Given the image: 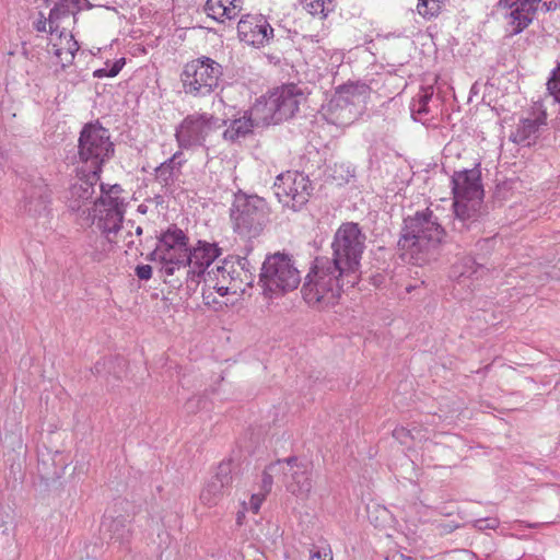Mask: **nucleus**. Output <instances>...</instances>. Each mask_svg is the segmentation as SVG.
<instances>
[{
  "instance_id": "obj_1",
  "label": "nucleus",
  "mask_w": 560,
  "mask_h": 560,
  "mask_svg": "<svg viewBox=\"0 0 560 560\" xmlns=\"http://www.w3.org/2000/svg\"><path fill=\"white\" fill-rule=\"evenodd\" d=\"M365 240L358 223L346 222L337 229L331 242L332 257H316L305 276L301 293L308 306H334L346 289L359 282Z\"/></svg>"
},
{
  "instance_id": "obj_2",
  "label": "nucleus",
  "mask_w": 560,
  "mask_h": 560,
  "mask_svg": "<svg viewBox=\"0 0 560 560\" xmlns=\"http://www.w3.org/2000/svg\"><path fill=\"white\" fill-rule=\"evenodd\" d=\"M444 228L434 212L427 208L404 219L398 247L405 261L423 266L440 255Z\"/></svg>"
},
{
  "instance_id": "obj_3",
  "label": "nucleus",
  "mask_w": 560,
  "mask_h": 560,
  "mask_svg": "<svg viewBox=\"0 0 560 560\" xmlns=\"http://www.w3.org/2000/svg\"><path fill=\"white\" fill-rule=\"evenodd\" d=\"M481 172L478 167L457 171L452 176L454 195L453 229L457 232L478 228L483 198Z\"/></svg>"
},
{
  "instance_id": "obj_4",
  "label": "nucleus",
  "mask_w": 560,
  "mask_h": 560,
  "mask_svg": "<svg viewBox=\"0 0 560 560\" xmlns=\"http://www.w3.org/2000/svg\"><path fill=\"white\" fill-rule=\"evenodd\" d=\"M230 221L238 236L248 240L257 238L270 221L269 206L264 198L238 189L233 194Z\"/></svg>"
},
{
  "instance_id": "obj_5",
  "label": "nucleus",
  "mask_w": 560,
  "mask_h": 560,
  "mask_svg": "<svg viewBox=\"0 0 560 560\" xmlns=\"http://www.w3.org/2000/svg\"><path fill=\"white\" fill-rule=\"evenodd\" d=\"M80 5L81 0H62L49 13L48 52L55 57L61 68L72 65L79 50L78 42L65 23L80 10Z\"/></svg>"
},
{
  "instance_id": "obj_6",
  "label": "nucleus",
  "mask_w": 560,
  "mask_h": 560,
  "mask_svg": "<svg viewBox=\"0 0 560 560\" xmlns=\"http://www.w3.org/2000/svg\"><path fill=\"white\" fill-rule=\"evenodd\" d=\"M300 282L301 272L292 255L277 252L265 258L259 273V284L265 296H281L295 290Z\"/></svg>"
},
{
  "instance_id": "obj_7",
  "label": "nucleus",
  "mask_w": 560,
  "mask_h": 560,
  "mask_svg": "<svg viewBox=\"0 0 560 560\" xmlns=\"http://www.w3.org/2000/svg\"><path fill=\"white\" fill-rule=\"evenodd\" d=\"M188 242L187 234L177 225L172 224L160 234L156 246L148 259L155 264L162 276L177 277L180 270H184V262L188 261Z\"/></svg>"
},
{
  "instance_id": "obj_8",
  "label": "nucleus",
  "mask_w": 560,
  "mask_h": 560,
  "mask_svg": "<svg viewBox=\"0 0 560 560\" xmlns=\"http://www.w3.org/2000/svg\"><path fill=\"white\" fill-rule=\"evenodd\" d=\"M222 66L209 57L188 62L182 72L184 91L192 96L210 95L219 86Z\"/></svg>"
},
{
  "instance_id": "obj_9",
  "label": "nucleus",
  "mask_w": 560,
  "mask_h": 560,
  "mask_svg": "<svg viewBox=\"0 0 560 560\" xmlns=\"http://www.w3.org/2000/svg\"><path fill=\"white\" fill-rule=\"evenodd\" d=\"M108 130L98 125H86L79 138V156L88 170L101 172L103 163L113 153Z\"/></svg>"
},
{
  "instance_id": "obj_10",
  "label": "nucleus",
  "mask_w": 560,
  "mask_h": 560,
  "mask_svg": "<svg viewBox=\"0 0 560 560\" xmlns=\"http://www.w3.org/2000/svg\"><path fill=\"white\" fill-rule=\"evenodd\" d=\"M220 119L208 113L186 116L175 131L178 147L183 150L205 148L207 139L220 128Z\"/></svg>"
},
{
  "instance_id": "obj_11",
  "label": "nucleus",
  "mask_w": 560,
  "mask_h": 560,
  "mask_svg": "<svg viewBox=\"0 0 560 560\" xmlns=\"http://www.w3.org/2000/svg\"><path fill=\"white\" fill-rule=\"evenodd\" d=\"M273 189L283 207L300 211L308 202L313 187L303 173L288 171L276 177Z\"/></svg>"
},
{
  "instance_id": "obj_12",
  "label": "nucleus",
  "mask_w": 560,
  "mask_h": 560,
  "mask_svg": "<svg viewBox=\"0 0 560 560\" xmlns=\"http://www.w3.org/2000/svg\"><path fill=\"white\" fill-rule=\"evenodd\" d=\"M222 249L217 243L198 241L195 246L188 248V261L184 262V270L177 276L178 282H185L188 287L198 285L201 279L210 270L211 264L221 255Z\"/></svg>"
},
{
  "instance_id": "obj_13",
  "label": "nucleus",
  "mask_w": 560,
  "mask_h": 560,
  "mask_svg": "<svg viewBox=\"0 0 560 560\" xmlns=\"http://www.w3.org/2000/svg\"><path fill=\"white\" fill-rule=\"evenodd\" d=\"M102 196L94 202L92 211V224H94L109 241L110 234L116 233L122 220L121 203L117 196V186H113L109 192H105L101 185Z\"/></svg>"
},
{
  "instance_id": "obj_14",
  "label": "nucleus",
  "mask_w": 560,
  "mask_h": 560,
  "mask_svg": "<svg viewBox=\"0 0 560 560\" xmlns=\"http://www.w3.org/2000/svg\"><path fill=\"white\" fill-rule=\"evenodd\" d=\"M282 481L290 493L302 500L307 499L313 487L310 464L295 456L285 458Z\"/></svg>"
},
{
  "instance_id": "obj_15",
  "label": "nucleus",
  "mask_w": 560,
  "mask_h": 560,
  "mask_svg": "<svg viewBox=\"0 0 560 560\" xmlns=\"http://www.w3.org/2000/svg\"><path fill=\"white\" fill-rule=\"evenodd\" d=\"M241 42L256 47H265L273 37V28L262 14H244L237 23Z\"/></svg>"
},
{
  "instance_id": "obj_16",
  "label": "nucleus",
  "mask_w": 560,
  "mask_h": 560,
  "mask_svg": "<svg viewBox=\"0 0 560 560\" xmlns=\"http://www.w3.org/2000/svg\"><path fill=\"white\" fill-rule=\"evenodd\" d=\"M541 0H499V8L505 11L504 19L512 35L522 33L535 19Z\"/></svg>"
},
{
  "instance_id": "obj_17",
  "label": "nucleus",
  "mask_w": 560,
  "mask_h": 560,
  "mask_svg": "<svg viewBox=\"0 0 560 560\" xmlns=\"http://www.w3.org/2000/svg\"><path fill=\"white\" fill-rule=\"evenodd\" d=\"M234 260L224 259L222 265L210 269L203 279L202 298L206 304L215 303L214 293L224 296L230 292L236 293L241 285L229 287V272L233 273Z\"/></svg>"
},
{
  "instance_id": "obj_18",
  "label": "nucleus",
  "mask_w": 560,
  "mask_h": 560,
  "mask_svg": "<svg viewBox=\"0 0 560 560\" xmlns=\"http://www.w3.org/2000/svg\"><path fill=\"white\" fill-rule=\"evenodd\" d=\"M232 460H223L218 465L214 475L206 482L200 492L202 504L211 508L222 500L226 490L232 485Z\"/></svg>"
},
{
  "instance_id": "obj_19",
  "label": "nucleus",
  "mask_w": 560,
  "mask_h": 560,
  "mask_svg": "<svg viewBox=\"0 0 560 560\" xmlns=\"http://www.w3.org/2000/svg\"><path fill=\"white\" fill-rule=\"evenodd\" d=\"M268 97L278 119L282 122L292 118L299 110L303 93L295 84H287L271 91Z\"/></svg>"
},
{
  "instance_id": "obj_20",
  "label": "nucleus",
  "mask_w": 560,
  "mask_h": 560,
  "mask_svg": "<svg viewBox=\"0 0 560 560\" xmlns=\"http://www.w3.org/2000/svg\"><path fill=\"white\" fill-rule=\"evenodd\" d=\"M100 173L88 168L81 170L78 180L68 190L67 203L71 210H80L93 197Z\"/></svg>"
},
{
  "instance_id": "obj_21",
  "label": "nucleus",
  "mask_w": 560,
  "mask_h": 560,
  "mask_svg": "<svg viewBox=\"0 0 560 560\" xmlns=\"http://www.w3.org/2000/svg\"><path fill=\"white\" fill-rule=\"evenodd\" d=\"M370 93V88L365 83H349L340 86L336 91V95L331 101V104H335L337 107L341 109H347V107H354L360 103H364L365 98ZM351 113V108H349Z\"/></svg>"
},
{
  "instance_id": "obj_22",
  "label": "nucleus",
  "mask_w": 560,
  "mask_h": 560,
  "mask_svg": "<svg viewBox=\"0 0 560 560\" xmlns=\"http://www.w3.org/2000/svg\"><path fill=\"white\" fill-rule=\"evenodd\" d=\"M546 125V113L541 112L534 118L521 119L511 135V140L517 144L530 145L539 136V129Z\"/></svg>"
},
{
  "instance_id": "obj_23",
  "label": "nucleus",
  "mask_w": 560,
  "mask_h": 560,
  "mask_svg": "<svg viewBox=\"0 0 560 560\" xmlns=\"http://www.w3.org/2000/svg\"><path fill=\"white\" fill-rule=\"evenodd\" d=\"M434 95V88L432 85L421 86L418 93L412 97L409 108L411 117L416 121L423 125L431 120V102Z\"/></svg>"
},
{
  "instance_id": "obj_24",
  "label": "nucleus",
  "mask_w": 560,
  "mask_h": 560,
  "mask_svg": "<svg viewBox=\"0 0 560 560\" xmlns=\"http://www.w3.org/2000/svg\"><path fill=\"white\" fill-rule=\"evenodd\" d=\"M272 107L273 106L270 105L268 95H265L256 100L254 105L248 109L254 124L258 128H264L269 125H277L281 122Z\"/></svg>"
},
{
  "instance_id": "obj_25",
  "label": "nucleus",
  "mask_w": 560,
  "mask_h": 560,
  "mask_svg": "<svg viewBox=\"0 0 560 560\" xmlns=\"http://www.w3.org/2000/svg\"><path fill=\"white\" fill-rule=\"evenodd\" d=\"M258 127L254 124L250 113L247 110L240 118L232 120L230 126L224 130L223 138L228 141H238L246 138Z\"/></svg>"
},
{
  "instance_id": "obj_26",
  "label": "nucleus",
  "mask_w": 560,
  "mask_h": 560,
  "mask_svg": "<svg viewBox=\"0 0 560 560\" xmlns=\"http://www.w3.org/2000/svg\"><path fill=\"white\" fill-rule=\"evenodd\" d=\"M186 162L182 151L175 152L167 161L155 168L156 178L167 185L180 173V167Z\"/></svg>"
},
{
  "instance_id": "obj_27",
  "label": "nucleus",
  "mask_w": 560,
  "mask_h": 560,
  "mask_svg": "<svg viewBox=\"0 0 560 560\" xmlns=\"http://www.w3.org/2000/svg\"><path fill=\"white\" fill-rule=\"evenodd\" d=\"M482 269L483 266L477 262L474 257L464 256L452 266L451 277L460 283L465 282L466 279H470Z\"/></svg>"
},
{
  "instance_id": "obj_28",
  "label": "nucleus",
  "mask_w": 560,
  "mask_h": 560,
  "mask_svg": "<svg viewBox=\"0 0 560 560\" xmlns=\"http://www.w3.org/2000/svg\"><path fill=\"white\" fill-rule=\"evenodd\" d=\"M301 5L312 15H318L322 19L326 18L334 11L332 0H301Z\"/></svg>"
},
{
  "instance_id": "obj_29",
  "label": "nucleus",
  "mask_w": 560,
  "mask_h": 560,
  "mask_svg": "<svg viewBox=\"0 0 560 560\" xmlns=\"http://www.w3.org/2000/svg\"><path fill=\"white\" fill-rule=\"evenodd\" d=\"M283 469H284V459H282V460L279 459V460L268 465L262 474L260 491L268 494L272 488L273 477L278 476V475L283 476Z\"/></svg>"
},
{
  "instance_id": "obj_30",
  "label": "nucleus",
  "mask_w": 560,
  "mask_h": 560,
  "mask_svg": "<svg viewBox=\"0 0 560 560\" xmlns=\"http://www.w3.org/2000/svg\"><path fill=\"white\" fill-rule=\"evenodd\" d=\"M229 0H207L205 10L208 16L223 23L228 20Z\"/></svg>"
},
{
  "instance_id": "obj_31",
  "label": "nucleus",
  "mask_w": 560,
  "mask_h": 560,
  "mask_svg": "<svg viewBox=\"0 0 560 560\" xmlns=\"http://www.w3.org/2000/svg\"><path fill=\"white\" fill-rule=\"evenodd\" d=\"M209 405L207 395H194L186 400L184 411L188 415H196L201 410L209 409Z\"/></svg>"
},
{
  "instance_id": "obj_32",
  "label": "nucleus",
  "mask_w": 560,
  "mask_h": 560,
  "mask_svg": "<svg viewBox=\"0 0 560 560\" xmlns=\"http://www.w3.org/2000/svg\"><path fill=\"white\" fill-rule=\"evenodd\" d=\"M547 90L556 103H560V62L551 71L547 81Z\"/></svg>"
},
{
  "instance_id": "obj_33",
  "label": "nucleus",
  "mask_w": 560,
  "mask_h": 560,
  "mask_svg": "<svg viewBox=\"0 0 560 560\" xmlns=\"http://www.w3.org/2000/svg\"><path fill=\"white\" fill-rule=\"evenodd\" d=\"M417 10L423 18H433L439 14L440 3L438 0H418Z\"/></svg>"
},
{
  "instance_id": "obj_34",
  "label": "nucleus",
  "mask_w": 560,
  "mask_h": 560,
  "mask_svg": "<svg viewBox=\"0 0 560 560\" xmlns=\"http://www.w3.org/2000/svg\"><path fill=\"white\" fill-rule=\"evenodd\" d=\"M125 65V58L116 60L112 66L106 65L104 68L94 71V77H116Z\"/></svg>"
},
{
  "instance_id": "obj_35",
  "label": "nucleus",
  "mask_w": 560,
  "mask_h": 560,
  "mask_svg": "<svg viewBox=\"0 0 560 560\" xmlns=\"http://www.w3.org/2000/svg\"><path fill=\"white\" fill-rule=\"evenodd\" d=\"M500 522L497 517L479 518L472 522V526L478 530L495 529Z\"/></svg>"
},
{
  "instance_id": "obj_36",
  "label": "nucleus",
  "mask_w": 560,
  "mask_h": 560,
  "mask_svg": "<svg viewBox=\"0 0 560 560\" xmlns=\"http://www.w3.org/2000/svg\"><path fill=\"white\" fill-rule=\"evenodd\" d=\"M308 560H332V551L330 547H315L311 550Z\"/></svg>"
},
{
  "instance_id": "obj_37",
  "label": "nucleus",
  "mask_w": 560,
  "mask_h": 560,
  "mask_svg": "<svg viewBox=\"0 0 560 560\" xmlns=\"http://www.w3.org/2000/svg\"><path fill=\"white\" fill-rule=\"evenodd\" d=\"M266 495L267 493L262 491L252 494L248 510L255 514L258 513Z\"/></svg>"
},
{
  "instance_id": "obj_38",
  "label": "nucleus",
  "mask_w": 560,
  "mask_h": 560,
  "mask_svg": "<svg viewBox=\"0 0 560 560\" xmlns=\"http://www.w3.org/2000/svg\"><path fill=\"white\" fill-rule=\"evenodd\" d=\"M242 11V0H229L228 20H233L240 15Z\"/></svg>"
},
{
  "instance_id": "obj_39",
  "label": "nucleus",
  "mask_w": 560,
  "mask_h": 560,
  "mask_svg": "<svg viewBox=\"0 0 560 560\" xmlns=\"http://www.w3.org/2000/svg\"><path fill=\"white\" fill-rule=\"evenodd\" d=\"M233 260L235 261V267H238L245 273L246 278H252V267L246 257H236L235 259L233 258Z\"/></svg>"
},
{
  "instance_id": "obj_40",
  "label": "nucleus",
  "mask_w": 560,
  "mask_h": 560,
  "mask_svg": "<svg viewBox=\"0 0 560 560\" xmlns=\"http://www.w3.org/2000/svg\"><path fill=\"white\" fill-rule=\"evenodd\" d=\"M541 9L545 12L556 11L558 8H560V0H541Z\"/></svg>"
},
{
  "instance_id": "obj_41",
  "label": "nucleus",
  "mask_w": 560,
  "mask_h": 560,
  "mask_svg": "<svg viewBox=\"0 0 560 560\" xmlns=\"http://www.w3.org/2000/svg\"><path fill=\"white\" fill-rule=\"evenodd\" d=\"M240 275H241L240 271L234 266L233 267V273L229 272V279H228L229 287H234V285H240L241 284V282L243 280H240Z\"/></svg>"
},
{
  "instance_id": "obj_42",
  "label": "nucleus",
  "mask_w": 560,
  "mask_h": 560,
  "mask_svg": "<svg viewBox=\"0 0 560 560\" xmlns=\"http://www.w3.org/2000/svg\"><path fill=\"white\" fill-rule=\"evenodd\" d=\"M34 27L37 32H49V18L45 19L42 16L35 24Z\"/></svg>"
},
{
  "instance_id": "obj_43",
  "label": "nucleus",
  "mask_w": 560,
  "mask_h": 560,
  "mask_svg": "<svg viewBox=\"0 0 560 560\" xmlns=\"http://www.w3.org/2000/svg\"><path fill=\"white\" fill-rule=\"evenodd\" d=\"M153 268H156L155 265H142V280H149L152 277Z\"/></svg>"
},
{
  "instance_id": "obj_44",
  "label": "nucleus",
  "mask_w": 560,
  "mask_h": 560,
  "mask_svg": "<svg viewBox=\"0 0 560 560\" xmlns=\"http://www.w3.org/2000/svg\"><path fill=\"white\" fill-rule=\"evenodd\" d=\"M386 560H415V559L411 557H405L404 555H400V553H394L393 556L386 558Z\"/></svg>"
},
{
  "instance_id": "obj_45",
  "label": "nucleus",
  "mask_w": 560,
  "mask_h": 560,
  "mask_svg": "<svg viewBox=\"0 0 560 560\" xmlns=\"http://www.w3.org/2000/svg\"><path fill=\"white\" fill-rule=\"evenodd\" d=\"M404 431H405L404 429H396V430H394V436L399 439L400 435L404 433Z\"/></svg>"
},
{
  "instance_id": "obj_46",
  "label": "nucleus",
  "mask_w": 560,
  "mask_h": 560,
  "mask_svg": "<svg viewBox=\"0 0 560 560\" xmlns=\"http://www.w3.org/2000/svg\"><path fill=\"white\" fill-rule=\"evenodd\" d=\"M457 527H458V525H447L446 530H447L448 533H451V532H453V530H454L455 528H457Z\"/></svg>"
},
{
  "instance_id": "obj_47",
  "label": "nucleus",
  "mask_w": 560,
  "mask_h": 560,
  "mask_svg": "<svg viewBox=\"0 0 560 560\" xmlns=\"http://www.w3.org/2000/svg\"><path fill=\"white\" fill-rule=\"evenodd\" d=\"M135 273H136L138 277H140V265H137V266L135 267Z\"/></svg>"
},
{
  "instance_id": "obj_48",
  "label": "nucleus",
  "mask_w": 560,
  "mask_h": 560,
  "mask_svg": "<svg viewBox=\"0 0 560 560\" xmlns=\"http://www.w3.org/2000/svg\"><path fill=\"white\" fill-rule=\"evenodd\" d=\"M136 234H137V235H140V226H137V228H136Z\"/></svg>"
},
{
  "instance_id": "obj_49",
  "label": "nucleus",
  "mask_w": 560,
  "mask_h": 560,
  "mask_svg": "<svg viewBox=\"0 0 560 560\" xmlns=\"http://www.w3.org/2000/svg\"><path fill=\"white\" fill-rule=\"evenodd\" d=\"M141 213L144 214L145 213V209L142 207V210H141Z\"/></svg>"
}]
</instances>
